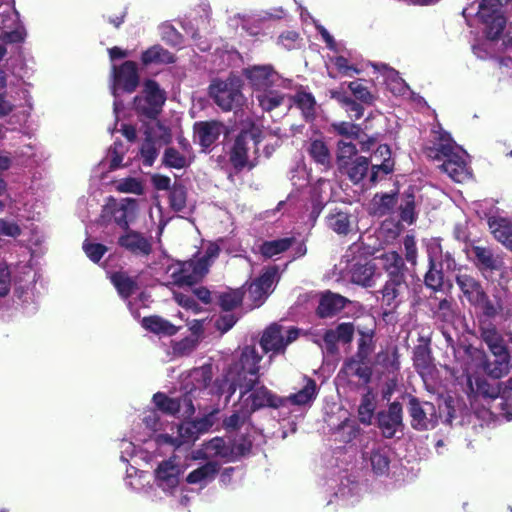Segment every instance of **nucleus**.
Returning <instances> with one entry per match:
<instances>
[{"mask_svg": "<svg viewBox=\"0 0 512 512\" xmlns=\"http://www.w3.org/2000/svg\"><path fill=\"white\" fill-rule=\"evenodd\" d=\"M377 424L386 438L394 437L397 428L402 424V406L398 402L390 404L388 411L377 414Z\"/></svg>", "mask_w": 512, "mask_h": 512, "instance_id": "4be33fe9", "label": "nucleus"}, {"mask_svg": "<svg viewBox=\"0 0 512 512\" xmlns=\"http://www.w3.org/2000/svg\"><path fill=\"white\" fill-rule=\"evenodd\" d=\"M375 403L374 396L371 389L369 388L362 398L358 407V418L362 424L369 425L372 422L374 416Z\"/></svg>", "mask_w": 512, "mask_h": 512, "instance_id": "de8ad7c7", "label": "nucleus"}, {"mask_svg": "<svg viewBox=\"0 0 512 512\" xmlns=\"http://www.w3.org/2000/svg\"><path fill=\"white\" fill-rule=\"evenodd\" d=\"M141 324L143 328L156 335L173 336L179 331V327L158 315L144 317Z\"/></svg>", "mask_w": 512, "mask_h": 512, "instance_id": "bb28decb", "label": "nucleus"}, {"mask_svg": "<svg viewBox=\"0 0 512 512\" xmlns=\"http://www.w3.org/2000/svg\"><path fill=\"white\" fill-rule=\"evenodd\" d=\"M372 471L377 476L387 475L390 469L389 451L385 447L372 449L369 455Z\"/></svg>", "mask_w": 512, "mask_h": 512, "instance_id": "4c0bfd02", "label": "nucleus"}, {"mask_svg": "<svg viewBox=\"0 0 512 512\" xmlns=\"http://www.w3.org/2000/svg\"><path fill=\"white\" fill-rule=\"evenodd\" d=\"M346 378L357 377L364 385H368L372 380L373 368L371 360H361L356 356L347 358L338 373V376Z\"/></svg>", "mask_w": 512, "mask_h": 512, "instance_id": "412c9836", "label": "nucleus"}, {"mask_svg": "<svg viewBox=\"0 0 512 512\" xmlns=\"http://www.w3.org/2000/svg\"><path fill=\"white\" fill-rule=\"evenodd\" d=\"M166 101V92L154 79H145L141 95L133 99V106L139 117L157 120Z\"/></svg>", "mask_w": 512, "mask_h": 512, "instance_id": "39448f33", "label": "nucleus"}, {"mask_svg": "<svg viewBox=\"0 0 512 512\" xmlns=\"http://www.w3.org/2000/svg\"><path fill=\"white\" fill-rule=\"evenodd\" d=\"M471 366L467 368V385L469 392L475 395H482L487 398H500L502 409L508 418H512V379L509 380L503 389L491 386L485 379L473 377L470 373Z\"/></svg>", "mask_w": 512, "mask_h": 512, "instance_id": "6e6552de", "label": "nucleus"}, {"mask_svg": "<svg viewBox=\"0 0 512 512\" xmlns=\"http://www.w3.org/2000/svg\"><path fill=\"white\" fill-rule=\"evenodd\" d=\"M374 274L375 264L372 262L356 263L351 269V281L363 287H371Z\"/></svg>", "mask_w": 512, "mask_h": 512, "instance_id": "e433bc0d", "label": "nucleus"}, {"mask_svg": "<svg viewBox=\"0 0 512 512\" xmlns=\"http://www.w3.org/2000/svg\"><path fill=\"white\" fill-rule=\"evenodd\" d=\"M187 188L179 182H175L169 192L170 208L174 212H182L186 208Z\"/></svg>", "mask_w": 512, "mask_h": 512, "instance_id": "a18cd8bd", "label": "nucleus"}, {"mask_svg": "<svg viewBox=\"0 0 512 512\" xmlns=\"http://www.w3.org/2000/svg\"><path fill=\"white\" fill-rule=\"evenodd\" d=\"M214 387L217 395H226L225 401L228 403L237 388L240 389V384H238V378L234 375H229L228 372L223 378L215 380Z\"/></svg>", "mask_w": 512, "mask_h": 512, "instance_id": "c03bdc74", "label": "nucleus"}, {"mask_svg": "<svg viewBox=\"0 0 512 512\" xmlns=\"http://www.w3.org/2000/svg\"><path fill=\"white\" fill-rule=\"evenodd\" d=\"M415 196L414 189L410 186L399 206V220L394 224L393 233L399 235L403 230V223L412 224L414 220Z\"/></svg>", "mask_w": 512, "mask_h": 512, "instance_id": "393cba45", "label": "nucleus"}, {"mask_svg": "<svg viewBox=\"0 0 512 512\" xmlns=\"http://www.w3.org/2000/svg\"><path fill=\"white\" fill-rule=\"evenodd\" d=\"M219 472V465L216 462L209 461L200 467L191 471L187 477L186 481L189 484H207L215 479Z\"/></svg>", "mask_w": 512, "mask_h": 512, "instance_id": "473e14b6", "label": "nucleus"}, {"mask_svg": "<svg viewBox=\"0 0 512 512\" xmlns=\"http://www.w3.org/2000/svg\"><path fill=\"white\" fill-rule=\"evenodd\" d=\"M473 305L479 307L483 311V313L488 317H493L497 315L498 312L502 309V306L498 300H488L484 293L483 301L473 302Z\"/></svg>", "mask_w": 512, "mask_h": 512, "instance_id": "338daca9", "label": "nucleus"}, {"mask_svg": "<svg viewBox=\"0 0 512 512\" xmlns=\"http://www.w3.org/2000/svg\"><path fill=\"white\" fill-rule=\"evenodd\" d=\"M117 245L134 256L147 257L152 251V243L143 233L131 228L123 230Z\"/></svg>", "mask_w": 512, "mask_h": 512, "instance_id": "a211bd4d", "label": "nucleus"}, {"mask_svg": "<svg viewBox=\"0 0 512 512\" xmlns=\"http://www.w3.org/2000/svg\"><path fill=\"white\" fill-rule=\"evenodd\" d=\"M231 450L233 452V462L249 455L253 448V440L251 436L246 434H241L240 436L234 438L230 441Z\"/></svg>", "mask_w": 512, "mask_h": 512, "instance_id": "49530a36", "label": "nucleus"}, {"mask_svg": "<svg viewBox=\"0 0 512 512\" xmlns=\"http://www.w3.org/2000/svg\"><path fill=\"white\" fill-rule=\"evenodd\" d=\"M398 203V192L376 193L371 199L368 212L374 217H384L394 212Z\"/></svg>", "mask_w": 512, "mask_h": 512, "instance_id": "b1692460", "label": "nucleus"}, {"mask_svg": "<svg viewBox=\"0 0 512 512\" xmlns=\"http://www.w3.org/2000/svg\"><path fill=\"white\" fill-rule=\"evenodd\" d=\"M488 223L494 237L506 247L512 249V220L491 218Z\"/></svg>", "mask_w": 512, "mask_h": 512, "instance_id": "7c9ffc66", "label": "nucleus"}, {"mask_svg": "<svg viewBox=\"0 0 512 512\" xmlns=\"http://www.w3.org/2000/svg\"><path fill=\"white\" fill-rule=\"evenodd\" d=\"M340 342L343 344H350L353 341L355 328L351 322H343L336 326L334 329Z\"/></svg>", "mask_w": 512, "mask_h": 512, "instance_id": "69168bd1", "label": "nucleus"}, {"mask_svg": "<svg viewBox=\"0 0 512 512\" xmlns=\"http://www.w3.org/2000/svg\"><path fill=\"white\" fill-rule=\"evenodd\" d=\"M327 221L329 228L338 234L346 235L350 231V221L347 213L338 211L330 214L327 217Z\"/></svg>", "mask_w": 512, "mask_h": 512, "instance_id": "864d4df0", "label": "nucleus"}, {"mask_svg": "<svg viewBox=\"0 0 512 512\" xmlns=\"http://www.w3.org/2000/svg\"><path fill=\"white\" fill-rule=\"evenodd\" d=\"M512 9V0H482L477 16L484 23L487 36L495 40L503 31L505 18L502 8Z\"/></svg>", "mask_w": 512, "mask_h": 512, "instance_id": "0eeeda50", "label": "nucleus"}, {"mask_svg": "<svg viewBox=\"0 0 512 512\" xmlns=\"http://www.w3.org/2000/svg\"><path fill=\"white\" fill-rule=\"evenodd\" d=\"M278 273L279 268L277 265L269 266L259 277L250 283L248 287V294L255 305H261L267 298Z\"/></svg>", "mask_w": 512, "mask_h": 512, "instance_id": "6ab92c4d", "label": "nucleus"}, {"mask_svg": "<svg viewBox=\"0 0 512 512\" xmlns=\"http://www.w3.org/2000/svg\"><path fill=\"white\" fill-rule=\"evenodd\" d=\"M293 104L301 110L306 121H313L316 117V99L312 93L298 90L292 97Z\"/></svg>", "mask_w": 512, "mask_h": 512, "instance_id": "c85d7f7f", "label": "nucleus"}, {"mask_svg": "<svg viewBox=\"0 0 512 512\" xmlns=\"http://www.w3.org/2000/svg\"><path fill=\"white\" fill-rule=\"evenodd\" d=\"M262 139V131L254 125L240 130L235 136L229 151V161L236 171H242L244 168L252 170L257 165L258 146Z\"/></svg>", "mask_w": 512, "mask_h": 512, "instance_id": "f03ea898", "label": "nucleus"}, {"mask_svg": "<svg viewBox=\"0 0 512 512\" xmlns=\"http://www.w3.org/2000/svg\"><path fill=\"white\" fill-rule=\"evenodd\" d=\"M209 95L223 111H231L243 103L241 81L237 77L213 81L209 86Z\"/></svg>", "mask_w": 512, "mask_h": 512, "instance_id": "423d86ee", "label": "nucleus"}, {"mask_svg": "<svg viewBox=\"0 0 512 512\" xmlns=\"http://www.w3.org/2000/svg\"><path fill=\"white\" fill-rule=\"evenodd\" d=\"M256 99L264 111L270 112L283 104L284 95L277 91H263Z\"/></svg>", "mask_w": 512, "mask_h": 512, "instance_id": "8fccbe9b", "label": "nucleus"}, {"mask_svg": "<svg viewBox=\"0 0 512 512\" xmlns=\"http://www.w3.org/2000/svg\"><path fill=\"white\" fill-rule=\"evenodd\" d=\"M141 62L143 65L150 64H173L176 56L159 44L153 45L142 52Z\"/></svg>", "mask_w": 512, "mask_h": 512, "instance_id": "cd10ccee", "label": "nucleus"}, {"mask_svg": "<svg viewBox=\"0 0 512 512\" xmlns=\"http://www.w3.org/2000/svg\"><path fill=\"white\" fill-rule=\"evenodd\" d=\"M152 400L158 411L164 414L176 416L181 411V401L170 398L163 392L155 393Z\"/></svg>", "mask_w": 512, "mask_h": 512, "instance_id": "37998d69", "label": "nucleus"}, {"mask_svg": "<svg viewBox=\"0 0 512 512\" xmlns=\"http://www.w3.org/2000/svg\"><path fill=\"white\" fill-rule=\"evenodd\" d=\"M116 190L121 193H133L141 195L143 193V186L138 179L128 177L116 185Z\"/></svg>", "mask_w": 512, "mask_h": 512, "instance_id": "052dcab7", "label": "nucleus"}, {"mask_svg": "<svg viewBox=\"0 0 512 512\" xmlns=\"http://www.w3.org/2000/svg\"><path fill=\"white\" fill-rule=\"evenodd\" d=\"M204 448L211 456L233 462V452L231 450L230 441L226 442L221 437H214L204 444Z\"/></svg>", "mask_w": 512, "mask_h": 512, "instance_id": "a19ab883", "label": "nucleus"}, {"mask_svg": "<svg viewBox=\"0 0 512 512\" xmlns=\"http://www.w3.org/2000/svg\"><path fill=\"white\" fill-rule=\"evenodd\" d=\"M394 160L386 159L382 160L381 163L372 164L369 181L371 184L383 180L387 175L394 171Z\"/></svg>", "mask_w": 512, "mask_h": 512, "instance_id": "5fc2aeb1", "label": "nucleus"}, {"mask_svg": "<svg viewBox=\"0 0 512 512\" xmlns=\"http://www.w3.org/2000/svg\"><path fill=\"white\" fill-rule=\"evenodd\" d=\"M193 133L200 147L206 151L217 142L221 134L227 136L229 129L221 121L205 120L193 124Z\"/></svg>", "mask_w": 512, "mask_h": 512, "instance_id": "f3484780", "label": "nucleus"}, {"mask_svg": "<svg viewBox=\"0 0 512 512\" xmlns=\"http://www.w3.org/2000/svg\"><path fill=\"white\" fill-rule=\"evenodd\" d=\"M348 88L352 92L353 96L364 104L371 105L374 101V96L369 89L364 86L360 80L351 81L348 84Z\"/></svg>", "mask_w": 512, "mask_h": 512, "instance_id": "13d9d810", "label": "nucleus"}, {"mask_svg": "<svg viewBox=\"0 0 512 512\" xmlns=\"http://www.w3.org/2000/svg\"><path fill=\"white\" fill-rule=\"evenodd\" d=\"M199 437V429L192 421L183 422L178 426V436L173 438L166 435L165 441L179 447L183 444L193 443Z\"/></svg>", "mask_w": 512, "mask_h": 512, "instance_id": "f704fd0d", "label": "nucleus"}, {"mask_svg": "<svg viewBox=\"0 0 512 512\" xmlns=\"http://www.w3.org/2000/svg\"><path fill=\"white\" fill-rule=\"evenodd\" d=\"M220 247L210 243L202 257L190 259L181 263L178 271L173 272L174 283L178 286H193L208 273L213 261L219 256Z\"/></svg>", "mask_w": 512, "mask_h": 512, "instance_id": "20e7f679", "label": "nucleus"}, {"mask_svg": "<svg viewBox=\"0 0 512 512\" xmlns=\"http://www.w3.org/2000/svg\"><path fill=\"white\" fill-rule=\"evenodd\" d=\"M481 336L485 343L488 345L490 351L495 350L497 348H504L506 347L503 342V338L500 335V333L497 331V329L492 326L488 325L487 327L482 328Z\"/></svg>", "mask_w": 512, "mask_h": 512, "instance_id": "4d7b16f0", "label": "nucleus"}, {"mask_svg": "<svg viewBox=\"0 0 512 512\" xmlns=\"http://www.w3.org/2000/svg\"><path fill=\"white\" fill-rule=\"evenodd\" d=\"M162 164L168 168L183 169L187 166V159L174 147H168L164 151Z\"/></svg>", "mask_w": 512, "mask_h": 512, "instance_id": "603ef678", "label": "nucleus"}, {"mask_svg": "<svg viewBox=\"0 0 512 512\" xmlns=\"http://www.w3.org/2000/svg\"><path fill=\"white\" fill-rule=\"evenodd\" d=\"M332 128L337 134L351 139H357L360 132L359 125L345 121L333 123Z\"/></svg>", "mask_w": 512, "mask_h": 512, "instance_id": "680f3d73", "label": "nucleus"}, {"mask_svg": "<svg viewBox=\"0 0 512 512\" xmlns=\"http://www.w3.org/2000/svg\"><path fill=\"white\" fill-rule=\"evenodd\" d=\"M299 336V330L291 327L283 334V326L278 323H272L262 333L260 346L265 353L283 354L287 346L294 342Z\"/></svg>", "mask_w": 512, "mask_h": 512, "instance_id": "f8f14e48", "label": "nucleus"}, {"mask_svg": "<svg viewBox=\"0 0 512 512\" xmlns=\"http://www.w3.org/2000/svg\"><path fill=\"white\" fill-rule=\"evenodd\" d=\"M21 233L22 229L16 222L0 218V236L17 238Z\"/></svg>", "mask_w": 512, "mask_h": 512, "instance_id": "774afa93", "label": "nucleus"}, {"mask_svg": "<svg viewBox=\"0 0 512 512\" xmlns=\"http://www.w3.org/2000/svg\"><path fill=\"white\" fill-rule=\"evenodd\" d=\"M348 303L349 300L344 296L331 291H326L322 294L319 300L316 314L318 317L323 319L333 317L342 311Z\"/></svg>", "mask_w": 512, "mask_h": 512, "instance_id": "5701e85b", "label": "nucleus"}, {"mask_svg": "<svg viewBox=\"0 0 512 512\" xmlns=\"http://www.w3.org/2000/svg\"><path fill=\"white\" fill-rule=\"evenodd\" d=\"M138 208L137 200L133 198H122L117 200L110 196L102 210V217L113 219L115 224L122 230L130 228V222L135 219Z\"/></svg>", "mask_w": 512, "mask_h": 512, "instance_id": "ddd939ff", "label": "nucleus"}, {"mask_svg": "<svg viewBox=\"0 0 512 512\" xmlns=\"http://www.w3.org/2000/svg\"><path fill=\"white\" fill-rule=\"evenodd\" d=\"M337 150V166L338 168L345 167V164L353 160L352 158L357 155V148L352 142L339 141Z\"/></svg>", "mask_w": 512, "mask_h": 512, "instance_id": "6e6d98bb", "label": "nucleus"}, {"mask_svg": "<svg viewBox=\"0 0 512 512\" xmlns=\"http://www.w3.org/2000/svg\"><path fill=\"white\" fill-rule=\"evenodd\" d=\"M370 162L364 156H356L355 159L345 164V167L338 168L341 174H346L348 178L357 184L367 175Z\"/></svg>", "mask_w": 512, "mask_h": 512, "instance_id": "c756f323", "label": "nucleus"}, {"mask_svg": "<svg viewBox=\"0 0 512 512\" xmlns=\"http://www.w3.org/2000/svg\"><path fill=\"white\" fill-rule=\"evenodd\" d=\"M250 411L246 406L239 401L237 408L232 412L231 415L223 419V427L226 431L238 430L247 420L251 417Z\"/></svg>", "mask_w": 512, "mask_h": 512, "instance_id": "79ce46f5", "label": "nucleus"}, {"mask_svg": "<svg viewBox=\"0 0 512 512\" xmlns=\"http://www.w3.org/2000/svg\"><path fill=\"white\" fill-rule=\"evenodd\" d=\"M242 390L243 389H240L239 400L246 406L251 414L263 408L278 409L285 407L286 400L282 399L281 396L272 392L264 385L260 387L255 386L253 390L247 394H242Z\"/></svg>", "mask_w": 512, "mask_h": 512, "instance_id": "4468645a", "label": "nucleus"}, {"mask_svg": "<svg viewBox=\"0 0 512 512\" xmlns=\"http://www.w3.org/2000/svg\"><path fill=\"white\" fill-rule=\"evenodd\" d=\"M506 47L505 55L500 58L499 64L502 73L512 77V37L509 40L503 41Z\"/></svg>", "mask_w": 512, "mask_h": 512, "instance_id": "0e129e2a", "label": "nucleus"}, {"mask_svg": "<svg viewBox=\"0 0 512 512\" xmlns=\"http://www.w3.org/2000/svg\"><path fill=\"white\" fill-rule=\"evenodd\" d=\"M243 75L251 87L259 92L269 90L277 80V72L272 65H254L245 68Z\"/></svg>", "mask_w": 512, "mask_h": 512, "instance_id": "aec40b11", "label": "nucleus"}, {"mask_svg": "<svg viewBox=\"0 0 512 512\" xmlns=\"http://www.w3.org/2000/svg\"><path fill=\"white\" fill-rule=\"evenodd\" d=\"M294 237H285L276 240L264 241L259 246V253L266 259L287 251L294 243Z\"/></svg>", "mask_w": 512, "mask_h": 512, "instance_id": "58836bf2", "label": "nucleus"}, {"mask_svg": "<svg viewBox=\"0 0 512 512\" xmlns=\"http://www.w3.org/2000/svg\"><path fill=\"white\" fill-rule=\"evenodd\" d=\"M373 331H360V338L358 339V347L354 356L361 360H370V356L375 349L373 342Z\"/></svg>", "mask_w": 512, "mask_h": 512, "instance_id": "3c124183", "label": "nucleus"}, {"mask_svg": "<svg viewBox=\"0 0 512 512\" xmlns=\"http://www.w3.org/2000/svg\"><path fill=\"white\" fill-rule=\"evenodd\" d=\"M457 284L459 285L463 294L467 297L468 301L473 302L483 301V291L479 284L469 275L460 274L457 276Z\"/></svg>", "mask_w": 512, "mask_h": 512, "instance_id": "ea45409f", "label": "nucleus"}, {"mask_svg": "<svg viewBox=\"0 0 512 512\" xmlns=\"http://www.w3.org/2000/svg\"><path fill=\"white\" fill-rule=\"evenodd\" d=\"M434 139L437 140L435 148L426 150L428 157L443 160L441 169L455 182H465L470 178V170L467 165V153L456 145L450 136L441 131H434Z\"/></svg>", "mask_w": 512, "mask_h": 512, "instance_id": "f257e3e1", "label": "nucleus"}, {"mask_svg": "<svg viewBox=\"0 0 512 512\" xmlns=\"http://www.w3.org/2000/svg\"><path fill=\"white\" fill-rule=\"evenodd\" d=\"M306 384L298 392L282 397L285 401V406L290 402L293 405H306L312 402L317 396L316 381L312 378L305 377Z\"/></svg>", "mask_w": 512, "mask_h": 512, "instance_id": "72a5a7b5", "label": "nucleus"}, {"mask_svg": "<svg viewBox=\"0 0 512 512\" xmlns=\"http://www.w3.org/2000/svg\"><path fill=\"white\" fill-rule=\"evenodd\" d=\"M262 360L255 346H245L239 358L234 361L229 367V375H234L238 378V384L242 394H247L259 383V363Z\"/></svg>", "mask_w": 512, "mask_h": 512, "instance_id": "7ed1b4c3", "label": "nucleus"}, {"mask_svg": "<svg viewBox=\"0 0 512 512\" xmlns=\"http://www.w3.org/2000/svg\"><path fill=\"white\" fill-rule=\"evenodd\" d=\"M428 256L430 261V270L425 275V284L427 287L436 290L442 285L443 277L438 266L442 269L444 265L446 268L452 269L454 261L450 259L449 255H446L445 261H442V250L437 240H432L428 244Z\"/></svg>", "mask_w": 512, "mask_h": 512, "instance_id": "2eb2a0df", "label": "nucleus"}, {"mask_svg": "<svg viewBox=\"0 0 512 512\" xmlns=\"http://www.w3.org/2000/svg\"><path fill=\"white\" fill-rule=\"evenodd\" d=\"M82 248L86 256L94 263H98L108 251V248L104 244L92 243L88 240L83 242Z\"/></svg>", "mask_w": 512, "mask_h": 512, "instance_id": "bf43d9fd", "label": "nucleus"}, {"mask_svg": "<svg viewBox=\"0 0 512 512\" xmlns=\"http://www.w3.org/2000/svg\"><path fill=\"white\" fill-rule=\"evenodd\" d=\"M198 344L197 339L185 337L173 345V351L178 356H185L193 352Z\"/></svg>", "mask_w": 512, "mask_h": 512, "instance_id": "e2e57ef3", "label": "nucleus"}, {"mask_svg": "<svg viewBox=\"0 0 512 512\" xmlns=\"http://www.w3.org/2000/svg\"><path fill=\"white\" fill-rule=\"evenodd\" d=\"M180 470L172 460L162 461L155 470V477L167 487H176L179 483Z\"/></svg>", "mask_w": 512, "mask_h": 512, "instance_id": "2f4dec72", "label": "nucleus"}, {"mask_svg": "<svg viewBox=\"0 0 512 512\" xmlns=\"http://www.w3.org/2000/svg\"><path fill=\"white\" fill-rule=\"evenodd\" d=\"M244 292L240 289L223 292L219 295V306L223 311L231 312L242 305Z\"/></svg>", "mask_w": 512, "mask_h": 512, "instance_id": "09e8293b", "label": "nucleus"}, {"mask_svg": "<svg viewBox=\"0 0 512 512\" xmlns=\"http://www.w3.org/2000/svg\"><path fill=\"white\" fill-rule=\"evenodd\" d=\"M114 92L120 89L125 93H133L139 86L140 76L136 62L127 60L112 67Z\"/></svg>", "mask_w": 512, "mask_h": 512, "instance_id": "dca6fc26", "label": "nucleus"}, {"mask_svg": "<svg viewBox=\"0 0 512 512\" xmlns=\"http://www.w3.org/2000/svg\"><path fill=\"white\" fill-rule=\"evenodd\" d=\"M404 261L396 252H390L385 255L384 268L389 275L382 293V301L386 306H391L399 295V287L404 282L403 275Z\"/></svg>", "mask_w": 512, "mask_h": 512, "instance_id": "9b49d317", "label": "nucleus"}, {"mask_svg": "<svg viewBox=\"0 0 512 512\" xmlns=\"http://www.w3.org/2000/svg\"><path fill=\"white\" fill-rule=\"evenodd\" d=\"M144 140L140 147L142 163L146 167H151L158 157L159 151L156 143L169 145L172 142L171 129L157 120L155 126H146L144 131Z\"/></svg>", "mask_w": 512, "mask_h": 512, "instance_id": "1a4fd4ad", "label": "nucleus"}, {"mask_svg": "<svg viewBox=\"0 0 512 512\" xmlns=\"http://www.w3.org/2000/svg\"><path fill=\"white\" fill-rule=\"evenodd\" d=\"M109 279L119 296L125 300L130 298L139 288L136 278L129 276L126 271L113 272Z\"/></svg>", "mask_w": 512, "mask_h": 512, "instance_id": "a878e982", "label": "nucleus"}, {"mask_svg": "<svg viewBox=\"0 0 512 512\" xmlns=\"http://www.w3.org/2000/svg\"><path fill=\"white\" fill-rule=\"evenodd\" d=\"M307 152L311 159L324 169L331 168V153L326 143L321 139H314L309 143Z\"/></svg>", "mask_w": 512, "mask_h": 512, "instance_id": "c9c22d12", "label": "nucleus"}, {"mask_svg": "<svg viewBox=\"0 0 512 512\" xmlns=\"http://www.w3.org/2000/svg\"><path fill=\"white\" fill-rule=\"evenodd\" d=\"M475 365H481L484 371L493 378H501L506 375L511 368L510 354L506 347L491 350V357L487 359L484 352L477 348L468 350Z\"/></svg>", "mask_w": 512, "mask_h": 512, "instance_id": "9d476101", "label": "nucleus"}]
</instances>
